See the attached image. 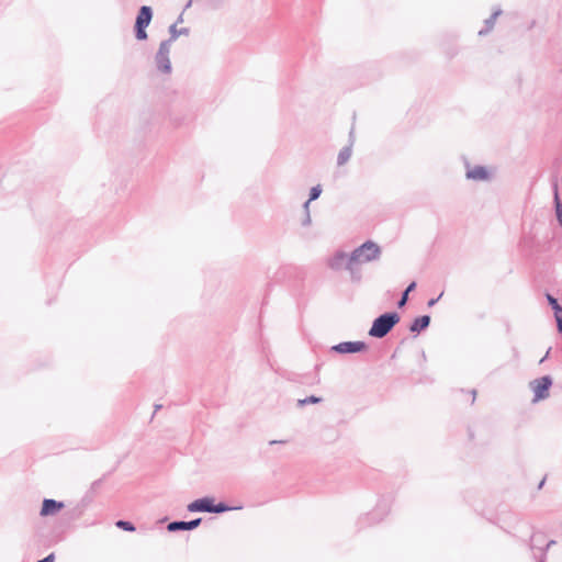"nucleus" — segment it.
Instances as JSON below:
<instances>
[{"instance_id":"obj_9","label":"nucleus","mask_w":562,"mask_h":562,"mask_svg":"<svg viewBox=\"0 0 562 562\" xmlns=\"http://www.w3.org/2000/svg\"><path fill=\"white\" fill-rule=\"evenodd\" d=\"M202 520L201 517L191 520H172L168 522L167 530L169 532L191 531L198 528Z\"/></svg>"},{"instance_id":"obj_20","label":"nucleus","mask_w":562,"mask_h":562,"mask_svg":"<svg viewBox=\"0 0 562 562\" xmlns=\"http://www.w3.org/2000/svg\"><path fill=\"white\" fill-rule=\"evenodd\" d=\"M417 286L416 281H412L407 284L405 290L401 293L400 299L396 302L397 308H404L409 300V293L415 291Z\"/></svg>"},{"instance_id":"obj_38","label":"nucleus","mask_w":562,"mask_h":562,"mask_svg":"<svg viewBox=\"0 0 562 562\" xmlns=\"http://www.w3.org/2000/svg\"><path fill=\"white\" fill-rule=\"evenodd\" d=\"M312 201H308L306 200L304 203H303V211H304V214H306V212H310V204H311Z\"/></svg>"},{"instance_id":"obj_6","label":"nucleus","mask_w":562,"mask_h":562,"mask_svg":"<svg viewBox=\"0 0 562 562\" xmlns=\"http://www.w3.org/2000/svg\"><path fill=\"white\" fill-rule=\"evenodd\" d=\"M465 178L472 181H490L493 178V169L484 165L472 166L470 161L464 158Z\"/></svg>"},{"instance_id":"obj_13","label":"nucleus","mask_w":562,"mask_h":562,"mask_svg":"<svg viewBox=\"0 0 562 562\" xmlns=\"http://www.w3.org/2000/svg\"><path fill=\"white\" fill-rule=\"evenodd\" d=\"M349 259V254L344 250H336L335 254L328 258L327 266L334 271L345 269Z\"/></svg>"},{"instance_id":"obj_36","label":"nucleus","mask_w":562,"mask_h":562,"mask_svg":"<svg viewBox=\"0 0 562 562\" xmlns=\"http://www.w3.org/2000/svg\"><path fill=\"white\" fill-rule=\"evenodd\" d=\"M551 350H552V348L549 347L546 355L540 359V361H539L540 364L543 363L549 358Z\"/></svg>"},{"instance_id":"obj_39","label":"nucleus","mask_w":562,"mask_h":562,"mask_svg":"<svg viewBox=\"0 0 562 562\" xmlns=\"http://www.w3.org/2000/svg\"><path fill=\"white\" fill-rule=\"evenodd\" d=\"M210 2L212 3L214 9H217L223 2V0H210Z\"/></svg>"},{"instance_id":"obj_43","label":"nucleus","mask_w":562,"mask_h":562,"mask_svg":"<svg viewBox=\"0 0 562 562\" xmlns=\"http://www.w3.org/2000/svg\"><path fill=\"white\" fill-rule=\"evenodd\" d=\"M420 360H423V362L426 361V353L424 350L420 351Z\"/></svg>"},{"instance_id":"obj_21","label":"nucleus","mask_w":562,"mask_h":562,"mask_svg":"<svg viewBox=\"0 0 562 562\" xmlns=\"http://www.w3.org/2000/svg\"><path fill=\"white\" fill-rule=\"evenodd\" d=\"M240 508H241V506H231L228 503H226L224 501L216 503L215 497H213V506L211 508V514H223L228 510L240 509Z\"/></svg>"},{"instance_id":"obj_22","label":"nucleus","mask_w":562,"mask_h":562,"mask_svg":"<svg viewBox=\"0 0 562 562\" xmlns=\"http://www.w3.org/2000/svg\"><path fill=\"white\" fill-rule=\"evenodd\" d=\"M168 32H169V37H170V41H173L176 42L178 40L179 36L181 35H188L190 33V29L189 27H181V29H178L177 27V23H172L169 29H168Z\"/></svg>"},{"instance_id":"obj_42","label":"nucleus","mask_w":562,"mask_h":562,"mask_svg":"<svg viewBox=\"0 0 562 562\" xmlns=\"http://www.w3.org/2000/svg\"><path fill=\"white\" fill-rule=\"evenodd\" d=\"M182 21H183V12L180 13V15L178 16V19L176 20L175 23H177V25H178L179 23H182Z\"/></svg>"},{"instance_id":"obj_28","label":"nucleus","mask_w":562,"mask_h":562,"mask_svg":"<svg viewBox=\"0 0 562 562\" xmlns=\"http://www.w3.org/2000/svg\"><path fill=\"white\" fill-rule=\"evenodd\" d=\"M323 192V188L321 184H316V186H313L311 189H310V192H308V201H315L317 200L321 194Z\"/></svg>"},{"instance_id":"obj_37","label":"nucleus","mask_w":562,"mask_h":562,"mask_svg":"<svg viewBox=\"0 0 562 562\" xmlns=\"http://www.w3.org/2000/svg\"><path fill=\"white\" fill-rule=\"evenodd\" d=\"M469 393H470V394H471V396H472V398H471V403H470V404H471V405H473V404H474V402H475V398H476V394H477V393H476V390H475V389H472L471 391H469Z\"/></svg>"},{"instance_id":"obj_4","label":"nucleus","mask_w":562,"mask_h":562,"mask_svg":"<svg viewBox=\"0 0 562 562\" xmlns=\"http://www.w3.org/2000/svg\"><path fill=\"white\" fill-rule=\"evenodd\" d=\"M392 501L393 499L390 495L379 498L372 512L359 517L357 522L359 528H364L380 522L389 514Z\"/></svg>"},{"instance_id":"obj_7","label":"nucleus","mask_w":562,"mask_h":562,"mask_svg":"<svg viewBox=\"0 0 562 562\" xmlns=\"http://www.w3.org/2000/svg\"><path fill=\"white\" fill-rule=\"evenodd\" d=\"M369 349V345L363 340L341 341L330 347V352L338 355L362 353Z\"/></svg>"},{"instance_id":"obj_45","label":"nucleus","mask_w":562,"mask_h":562,"mask_svg":"<svg viewBox=\"0 0 562 562\" xmlns=\"http://www.w3.org/2000/svg\"><path fill=\"white\" fill-rule=\"evenodd\" d=\"M282 442H283L282 440H271V441H269V445L272 446V445L282 443Z\"/></svg>"},{"instance_id":"obj_19","label":"nucleus","mask_w":562,"mask_h":562,"mask_svg":"<svg viewBox=\"0 0 562 562\" xmlns=\"http://www.w3.org/2000/svg\"><path fill=\"white\" fill-rule=\"evenodd\" d=\"M503 13L501 8L494 10V12L484 21V27H482L479 32V36L487 35L494 27L496 19Z\"/></svg>"},{"instance_id":"obj_35","label":"nucleus","mask_w":562,"mask_h":562,"mask_svg":"<svg viewBox=\"0 0 562 562\" xmlns=\"http://www.w3.org/2000/svg\"><path fill=\"white\" fill-rule=\"evenodd\" d=\"M555 544H557V541L554 539H551L544 546H542V548H544V549H547L549 551L550 548H552Z\"/></svg>"},{"instance_id":"obj_30","label":"nucleus","mask_w":562,"mask_h":562,"mask_svg":"<svg viewBox=\"0 0 562 562\" xmlns=\"http://www.w3.org/2000/svg\"><path fill=\"white\" fill-rule=\"evenodd\" d=\"M557 333L562 336V308L553 315Z\"/></svg>"},{"instance_id":"obj_32","label":"nucleus","mask_w":562,"mask_h":562,"mask_svg":"<svg viewBox=\"0 0 562 562\" xmlns=\"http://www.w3.org/2000/svg\"><path fill=\"white\" fill-rule=\"evenodd\" d=\"M56 555L54 552H50L45 558L40 559L37 562H55Z\"/></svg>"},{"instance_id":"obj_25","label":"nucleus","mask_w":562,"mask_h":562,"mask_svg":"<svg viewBox=\"0 0 562 562\" xmlns=\"http://www.w3.org/2000/svg\"><path fill=\"white\" fill-rule=\"evenodd\" d=\"M115 527L127 532L136 531V526L133 521L126 519H117L114 522Z\"/></svg>"},{"instance_id":"obj_26","label":"nucleus","mask_w":562,"mask_h":562,"mask_svg":"<svg viewBox=\"0 0 562 562\" xmlns=\"http://www.w3.org/2000/svg\"><path fill=\"white\" fill-rule=\"evenodd\" d=\"M146 29H147L146 26L134 24L133 31H134V36L137 41L143 42L148 38Z\"/></svg>"},{"instance_id":"obj_40","label":"nucleus","mask_w":562,"mask_h":562,"mask_svg":"<svg viewBox=\"0 0 562 562\" xmlns=\"http://www.w3.org/2000/svg\"><path fill=\"white\" fill-rule=\"evenodd\" d=\"M468 436H469V439L470 440H473L474 439V431L472 430L471 427H468Z\"/></svg>"},{"instance_id":"obj_31","label":"nucleus","mask_w":562,"mask_h":562,"mask_svg":"<svg viewBox=\"0 0 562 562\" xmlns=\"http://www.w3.org/2000/svg\"><path fill=\"white\" fill-rule=\"evenodd\" d=\"M442 295H443V292H441L437 297H431V299H429V300L427 301V306H428V307H432V306H435V305L439 302V300L441 299V296H442Z\"/></svg>"},{"instance_id":"obj_1","label":"nucleus","mask_w":562,"mask_h":562,"mask_svg":"<svg viewBox=\"0 0 562 562\" xmlns=\"http://www.w3.org/2000/svg\"><path fill=\"white\" fill-rule=\"evenodd\" d=\"M85 512L86 510L78 503L71 508L64 512L61 510V514L52 527L46 547L64 541L68 531L74 528L75 521L80 519Z\"/></svg>"},{"instance_id":"obj_2","label":"nucleus","mask_w":562,"mask_h":562,"mask_svg":"<svg viewBox=\"0 0 562 562\" xmlns=\"http://www.w3.org/2000/svg\"><path fill=\"white\" fill-rule=\"evenodd\" d=\"M400 322L401 315L397 311H386L372 321L368 335L372 338L382 339L386 337Z\"/></svg>"},{"instance_id":"obj_8","label":"nucleus","mask_w":562,"mask_h":562,"mask_svg":"<svg viewBox=\"0 0 562 562\" xmlns=\"http://www.w3.org/2000/svg\"><path fill=\"white\" fill-rule=\"evenodd\" d=\"M66 507L63 501H57L54 498H43L42 506L38 515L43 518L53 517L57 514L61 513Z\"/></svg>"},{"instance_id":"obj_10","label":"nucleus","mask_w":562,"mask_h":562,"mask_svg":"<svg viewBox=\"0 0 562 562\" xmlns=\"http://www.w3.org/2000/svg\"><path fill=\"white\" fill-rule=\"evenodd\" d=\"M431 323V316L429 314H423L416 316L408 325V330L413 337H417L422 333L426 331Z\"/></svg>"},{"instance_id":"obj_16","label":"nucleus","mask_w":562,"mask_h":562,"mask_svg":"<svg viewBox=\"0 0 562 562\" xmlns=\"http://www.w3.org/2000/svg\"><path fill=\"white\" fill-rule=\"evenodd\" d=\"M360 266L361 265L358 261L352 262L351 257L349 256L345 270L349 272L350 281L352 283L359 284L362 281V272Z\"/></svg>"},{"instance_id":"obj_46","label":"nucleus","mask_w":562,"mask_h":562,"mask_svg":"<svg viewBox=\"0 0 562 562\" xmlns=\"http://www.w3.org/2000/svg\"><path fill=\"white\" fill-rule=\"evenodd\" d=\"M161 407H162V405H161V404H156V405H155L154 414H155L156 412H158Z\"/></svg>"},{"instance_id":"obj_5","label":"nucleus","mask_w":562,"mask_h":562,"mask_svg":"<svg viewBox=\"0 0 562 562\" xmlns=\"http://www.w3.org/2000/svg\"><path fill=\"white\" fill-rule=\"evenodd\" d=\"M553 385V379L550 374L537 378L529 383V387L533 393L531 402L533 404L544 401L550 395V390Z\"/></svg>"},{"instance_id":"obj_34","label":"nucleus","mask_w":562,"mask_h":562,"mask_svg":"<svg viewBox=\"0 0 562 562\" xmlns=\"http://www.w3.org/2000/svg\"><path fill=\"white\" fill-rule=\"evenodd\" d=\"M311 222H312L311 213L306 212V214H304V217L302 220V226H308L311 224Z\"/></svg>"},{"instance_id":"obj_3","label":"nucleus","mask_w":562,"mask_h":562,"mask_svg":"<svg viewBox=\"0 0 562 562\" xmlns=\"http://www.w3.org/2000/svg\"><path fill=\"white\" fill-rule=\"evenodd\" d=\"M381 255V247L372 239H367L349 254L352 262L358 261L360 265L376 261Z\"/></svg>"},{"instance_id":"obj_11","label":"nucleus","mask_w":562,"mask_h":562,"mask_svg":"<svg viewBox=\"0 0 562 562\" xmlns=\"http://www.w3.org/2000/svg\"><path fill=\"white\" fill-rule=\"evenodd\" d=\"M112 473V471H110L109 473L104 474L102 477L93 481L90 485V488L85 493V495L81 497V499L78 502V504L80 506H82V508L86 510L88 508V506L93 502L94 499V496L97 494V491L100 488V486L102 485L104 479L110 475Z\"/></svg>"},{"instance_id":"obj_15","label":"nucleus","mask_w":562,"mask_h":562,"mask_svg":"<svg viewBox=\"0 0 562 562\" xmlns=\"http://www.w3.org/2000/svg\"><path fill=\"white\" fill-rule=\"evenodd\" d=\"M153 8L150 5H142L137 11L134 24L148 27L153 20Z\"/></svg>"},{"instance_id":"obj_18","label":"nucleus","mask_w":562,"mask_h":562,"mask_svg":"<svg viewBox=\"0 0 562 562\" xmlns=\"http://www.w3.org/2000/svg\"><path fill=\"white\" fill-rule=\"evenodd\" d=\"M539 536H543L542 532H537V533H533L531 537H530V540H529V548L530 550H538L539 553L536 554L533 553V559L536 562H547V557H548V550L542 548V547H537L532 541L533 539H537Z\"/></svg>"},{"instance_id":"obj_47","label":"nucleus","mask_w":562,"mask_h":562,"mask_svg":"<svg viewBox=\"0 0 562 562\" xmlns=\"http://www.w3.org/2000/svg\"><path fill=\"white\" fill-rule=\"evenodd\" d=\"M167 519H168V517H164V518H161V519L159 520V522H164V521H166Z\"/></svg>"},{"instance_id":"obj_23","label":"nucleus","mask_w":562,"mask_h":562,"mask_svg":"<svg viewBox=\"0 0 562 562\" xmlns=\"http://www.w3.org/2000/svg\"><path fill=\"white\" fill-rule=\"evenodd\" d=\"M351 154H352V147L351 145H346L344 146L339 153H338V156H337V165L338 166H342L345 165L351 157Z\"/></svg>"},{"instance_id":"obj_24","label":"nucleus","mask_w":562,"mask_h":562,"mask_svg":"<svg viewBox=\"0 0 562 562\" xmlns=\"http://www.w3.org/2000/svg\"><path fill=\"white\" fill-rule=\"evenodd\" d=\"M322 402H323V397L322 396H317V395L312 394V395H308V396H306L304 398L297 400L296 406L297 407H304V406H306L308 404H319Z\"/></svg>"},{"instance_id":"obj_27","label":"nucleus","mask_w":562,"mask_h":562,"mask_svg":"<svg viewBox=\"0 0 562 562\" xmlns=\"http://www.w3.org/2000/svg\"><path fill=\"white\" fill-rule=\"evenodd\" d=\"M547 302L550 308L552 310L553 315L558 313L559 310L562 308V304H560L559 300L550 293H546Z\"/></svg>"},{"instance_id":"obj_41","label":"nucleus","mask_w":562,"mask_h":562,"mask_svg":"<svg viewBox=\"0 0 562 562\" xmlns=\"http://www.w3.org/2000/svg\"><path fill=\"white\" fill-rule=\"evenodd\" d=\"M544 483H546V476L539 482L537 488L541 490L543 487Z\"/></svg>"},{"instance_id":"obj_33","label":"nucleus","mask_w":562,"mask_h":562,"mask_svg":"<svg viewBox=\"0 0 562 562\" xmlns=\"http://www.w3.org/2000/svg\"><path fill=\"white\" fill-rule=\"evenodd\" d=\"M355 127L352 126L350 132H349V135H348V144L347 145H351V147H353V144H355Z\"/></svg>"},{"instance_id":"obj_44","label":"nucleus","mask_w":562,"mask_h":562,"mask_svg":"<svg viewBox=\"0 0 562 562\" xmlns=\"http://www.w3.org/2000/svg\"><path fill=\"white\" fill-rule=\"evenodd\" d=\"M192 2H193V0H189V1L186 3V5H184L183 11H184V10H187L188 8H190V7L192 5Z\"/></svg>"},{"instance_id":"obj_17","label":"nucleus","mask_w":562,"mask_h":562,"mask_svg":"<svg viewBox=\"0 0 562 562\" xmlns=\"http://www.w3.org/2000/svg\"><path fill=\"white\" fill-rule=\"evenodd\" d=\"M156 68L164 75H169L172 71V65L169 55L157 54L155 55Z\"/></svg>"},{"instance_id":"obj_12","label":"nucleus","mask_w":562,"mask_h":562,"mask_svg":"<svg viewBox=\"0 0 562 562\" xmlns=\"http://www.w3.org/2000/svg\"><path fill=\"white\" fill-rule=\"evenodd\" d=\"M213 506V496H203L188 504L187 509L190 513H209Z\"/></svg>"},{"instance_id":"obj_14","label":"nucleus","mask_w":562,"mask_h":562,"mask_svg":"<svg viewBox=\"0 0 562 562\" xmlns=\"http://www.w3.org/2000/svg\"><path fill=\"white\" fill-rule=\"evenodd\" d=\"M552 192H553V210H554V216L559 224V226L562 228V201L559 193V184L558 180L554 179L552 181Z\"/></svg>"},{"instance_id":"obj_29","label":"nucleus","mask_w":562,"mask_h":562,"mask_svg":"<svg viewBox=\"0 0 562 562\" xmlns=\"http://www.w3.org/2000/svg\"><path fill=\"white\" fill-rule=\"evenodd\" d=\"M173 43V41H170V37L167 38V40H164L160 44H159V48L157 50V54H164V55H169L170 53V47H171V44Z\"/></svg>"}]
</instances>
